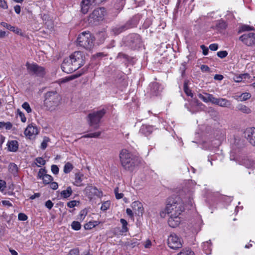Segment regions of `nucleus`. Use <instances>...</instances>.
Returning a JSON list of instances; mask_svg holds the SVG:
<instances>
[{
	"instance_id": "dca6fc26",
	"label": "nucleus",
	"mask_w": 255,
	"mask_h": 255,
	"mask_svg": "<svg viewBox=\"0 0 255 255\" xmlns=\"http://www.w3.org/2000/svg\"><path fill=\"white\" fill-rule=\"evenodd\" d=\"M6 146L8 151L15 152L18 150L19 144L17 140H9L7 141Z\"/></svg>"
},
{
	"instance_id": "c9c22d12",
	"label": "nucleus",
	"mask_w": 255,
	"mask_h": 255,
	"mask_svg": "<svg viewBox=\"0 0 255 255\" xmlns=\"http://www.w3.org/2000/svg\"><path fill=\"white\" fill-rule=\"evenodd\" d=\"M120 222L122 224V229L121 232L122 233L127 232L128 231V228L127 227V225H128L127 221L124 219H121Z\"/></svg>"
},
{
	"instance_id": "c756f323",
	"label": "nucleus",
	"mask_w": 255,
	"mask_h": 255,
	"mask_svg": "<svg viewBox=\"0 0 255 255\" xmlns=\"http://www.w3.org/2000/svg\"><path fill=\"white\" fill-rule=\"evenodd\" d=\"M9 171L14 175H15L18 171V167L14 163H11L8 166Z\"/></svg>"
},
{
	"instance_id": "6ab92c4d",
	"label": "nucleus",
	"mask_w": 255,
	"mask_h": 255,
	"mask_svg": "<svg viewBox=\"0 0 255 255\" xmlns=\"http://www.w3.org/2000/svg\"><path fill=\"white\" fill-rule=\"evenodd\" d=\"M129 28V25L128 24H124L121 26H117L113 27L111 29L112 33L115 35H118L121 32L127 30Z\"/></svg>"
},
{
	"instance_id": "864d4df0",
	"label": "nucleus",
	"mask_w": 255,
	"mask_h": 255,
	"mask_svg": "<svg viewBox=\"0 0 255 255\" xmlns=\"http://www.w3.org/2000/svg\"><path fill=\"white\" fill-rule=\"evenodd\" d=\"M17 113L20 118L21 121L23 123H25L26 121V118L24 114L19 110H17Z\"/></svg>"
},
{
	"instance_id": "6e6d98bb",
	"label": "nucleus",
	"mask_w": 255,
	"mask_h": 255,
	"mask_svg": "<svg viewBox=\"0 0 255 255\" xmlns=\"http://www.w3.org/2000/svg\"><path fill=\"white\" fill-rule=\"evenodd\" d=\"M117 58L124 59L126 61H128L129 57L126 54L123 53H119L117 56Z\"/></svg>"
},
{
	"instance_id": "ddd939ff",
	"label": "nucleus",
	"mask_w": 255,
	"mask_h": 255,
	"mask_svg": "<svg viewBox=\"0 0 255 255\" xmlns=\"http://www.w3.org/2000/svg\"><path fill=\"white\" fill-rule=\"evenodd\" d=\"M38 133V128L33 124L28 125L24 132L25 135L29 139L35 137Z\"/></svg>"
},
{
	"instance_id": "13d9d810",
	"label": "nucleus",
	"mask_w": 255,
	"mask_h": 255,
	"mask_svg": "<svg viewBox=\"0 0 255 255\" xmlns=\"http://www.w3.org/2000/svg\"><path fill=\"white\" fill-rule=\"evenodd\" d=\"M18 219L19 221H24L27 219V217L25 214L20 213L18 215Z\"/></svg>"
},
{
	"instance_id": "1a4fd4ad",
	"label": "nucleus",
	"mask_w": 255,
	"mask_h": 255,
	"mask_svg": "<svg viewBox=\"0 0 255 255\" xmlns=\"http://www.w3.org/2000/svg\"><path fill=\"white\" fill-rule=\"evenodd\" d=\"M26 66L28 72L30 75L42 77L45 74V68L39 66L36 63H29L27 62L26 63Z\"/></svg>"
},
{
	"instance_id": "37998d69",
	"label": "nucleus",
	"mask_w": 255,
	"mask_h": 255,
	"mask_svg": "<svg viewBox=\"0 0 255 255\" xmlns=\"http://www.w3.org/2000/svg\"><path fill=\"white\" fill-rule=\"evenodd\" d=\"M22 107L27 113H30L32 112V109L30 107L29 104L26 102H25L22 104Z\"/></svg>"
},
{
	"instance_id": "69168bd1",
	"label": "nucleus",
	"mask_w": 255,
	"mask_h": 255,
	"mask_svg": "<svg viewBox=\"0 0 255 255\" xmlns=\"http://www.w3.org/2000/svg\"><path fill=\"white\" fill-rule=\"evenodd\" d=\"M45 206L48 209L50 210L52 208V207L53 206V203L52 202V201L51 200H47L45 202Z\"/></svg>"
},
{
	"instance_id": "a19ab883",
	"label": "nucleus",
	"mask_w": 255,
	"mask_h": 255,
	"mask_svg": "<svg viewBox=\"0 0 255 255\" xmlns=\"http://www.w3.org/2000/svg\"><path fill=\"white\" fill-rule=\"evenodd\" d=\"M71 227L72 229L75 231L79 230L81 228V225L79 222L73 221L71 224Z\"/></svg>"
},
{
	"instance_id": "393cba45",
	"label": "nucleus",
	"mask_w": 255,
	"mask_h": 255,
	"mask_svg": "<svg viewBox=\"0 0 255 255\" xmlns=\"http://www.w3.org/2000/svg\"><path fill=\"white\" fill-rule=\"evenodd\" d=\"M237 109L238 111L246 114H249L252 112V110L249 107L243 104L238 105Z\"/></svg>"
},
{
	"instance_id": "3c124183",
	"label": "nucleus",
	"mask_w": 255,
	"mask_h": 255,
	"mask_svg": "<svg viewBox=\"0 0 255 255\" xmlns=\"http://www.w3.org/2000/svg\"><path fill=\"white\" fill-rule=\"evenodd\" d=\"M87 212L86 210H82L80 211V212L79 213V217L78 218V219L81 220V221H83L86 216L87 215Z\"/></svg>"
},
{
	"instance_id": "b1692460",
	"label": "nucleus",
	"mask_w": 255,
	"mask_h": 255,
	"mask_svg": "<svg viewBox=\"0 0 255 255\" xmlns=\"http://www.w3.org/2000/svg\"><path fill=\"white\" fill-rule=\"evenodd\" d=\"M151 88V92L153 95H157L161 91L160 85L157 83H153L150 85Z\"/></svg>"
},
{
	"instance_id": "2eb2a0df",
	"label": "nucleus",
	"mask_w": 255,
	"mask_h": 255,
	"mask_svg": "<svg viewBox=\"0 0 255 255\" xmlns=\"http://www.w3.org/2000/svg\"><path fill=\"white\" fill-rule=\"evenodd\" d=\"M180 215L169 216L168 219V224L171 228H176L178 227L181 222Z\"/></svg>"
},
{
	"instance_id": "2f4dec72",
	"label": "nucleus",
	"mask_w": 255,
	"mask_h": 255,
	"mask_svg": "<svg viewBox=\"0 0 255 255\" xmlns=\"http://www.w3.org/2000/svg\"><path fill=\"white\" fill-rule=\"evenodd\" d=\"M73 168V165L71 163L68 162L64 166L63 171L65 173H69L72 171Z\"/></svg>"
},
{
	"instance_id": "774afa93",
	"label": "nucleus",
	"mask_w": 255,
	"mask_h": 255,
	"mask_svg": "<svg viewBox=\"0 0 255 255\" xmlns=\"http://www.w3.org/2000/svg\"><path fill=\"white\" fill-rule=\"evenodd\" d=\"M70 255H79V251L78 249H74L70 251Z\"/></svg>"
},
{
	"instance_id": "603ef678",
	"label": "nucleus",
	"mask_w": 255,
	"mask_h": 255,
	"mask_svg": "<svg viewBox=\"0 0 255 255\" xmlns=\"http://www.w3.org/2000/svg\"><path fill=\"white\" fill-rule=\"evenodd\" d=\"M217 56L221 58H224L228 55V52L227 51H220L217 53Z\"/></svg>"
},
{
	"instance_id": "9d476101",
	"label": "nucleus",
	"mask_w": 255,
	"mask_h": 255,
	"mask_svg": "<svg viewBox=\"0 0 255 255\" xmlns=\"http://www.w3.org/2000/svg\"><path fill=\"white\" fill-rule=\"evenodd\" d=\"M128 42L132 48H136L140 46L141 43V37L137 34H131L128 37Z\"/></svg>"
},
{
	"instance_id": "338daca9",
	"label": "nucleus",
	"mask_w": 255,
	"mask_h": 255,
	"mask_svg": "<svg viewBox=\"0 0 255 255\" xmlns=\"http://www.w3.org/2000/svg\"><path fill=\"white\" fill-rule=\"evenodd\" d=\"M50 187L53 190H56L58 187V183L56 182H51L50 184Z\"/></svg>"
},
{
	"instance_id": "a211bd4d",
	"label": "nucleus",
	"mask_w": 255,
	"mask_h": 255,
	"mask_svg": "<svg viewBox=\"0 0 255 255\" xmlns=\"http://www.w3.org/2000/svg\"><path fill=\"white\" fill-rule=\"evenodd\" d=\"M131 207L135 214L138 215H142L143 213V207L141 203L139 201H134L132 203Z\"/></svg>"
},
{
	"instance_id": "7c9ffc66",
	"label": "nucleus",
	"mask_w": 255,
	"mask_h": 255,
	"mask_svg": "<svg viewBox=\"0 0 255 255\" xmlns=\"http://www.w3.org/2000/svg\"><path fill=\"white\" fill-rule=\"evenodd\" d=\"M183 88L184 92L188 96H190L191 97L193 96L191 90L189 88L188 86V82L187 81L184 82Z\"/></svg>"
},
{
	"instance_id": "58836bf2",
	"label": "nucleus",
	"mask_w": 255,
	"mask_h": 255,
	"mask_svg": "<svg viewBox=\"0 0 255 255\" xmlns=\"http://www.w3.org/2000/svg\"><path fill=\"white\" fill-rule=\"evenodd\" d=\"M97 225V222H89L84 225L86 230H91Z\"/></svg>"
},
{
	"instance_id": "f8f14e48",
	"label": "nucleus",
	"mask_w": 255,
	"mask_h": 255,
	"mask_svg": "<svg viewBox=\"0 0 255 255\" xmlns=\"http://www.w3.org/2000/svg\"><path fill=\"white\" fill-rule=\"evenodd\" d=\"M239 39L248 46L255 45V33H249L241 35Z\"/></svg>"
},
{
	"instance_id": "0eeeda50",
	"label": "nucleus",
	"mask_w": 255,
	"mask_h": 255,
	"mask_svg": "<svg viewBox=\"0 0 255 255\" xmlns=\"http://www.w3.org/2000/svg\"><path fill=\"white\" fill-rule=\"evenodd\" d=\"M183 242L182 238L174 233L170 234L167 239L168 247L173 250H177L181 248Z\"/></svg>"
},
{
	"instance_id": "a878e982",
	"label": "nucleus",
	"mask_w": 255,
	"mask_h": 255,
	"mask_svg": "<svg viewBox=\"0 0 255 255\" xmlns=\"http://www.w3.org/2000/svg\"><path fill=\"white\" fill-rule=\"evenodd\" d=\"M226 27L227 24L226 22L222 20L217 21L215 25V29L218 31H222L226 29Z\"/></svg>"
},
{
	"instance_id": "423d86ee",
	"label": "nucleus",
	"mask_w": 255,
	"mask_h": 255,
	"mask_svg": "<svg viewBox=\"0 0 255 255\" xmlns=\"http://www.w3.org/2000/svg\"><path fill=\"white\" fill-rule=\"evenodd\" d=\"M105 13L106 10L104 7L94 9L89 16L88 19L89 23L94 24L97 22L102 20L104 19Z\"/></svg>"
},
{
	"instance_id": "c85d7f7f",
	"label": "nucleus",
	"mask_w": 255,
	"mask_h": 255,
	"mask_svg": "<svg viewBox=\"0 0 255 255\" xmlns=\"http://www.w3.org/2000/svg\"><path fill=\"white\" fill-rule=\"evenodd\" d=\"M211 243L210 240L203 243V248L206 254H210L211 253Z\"/></svg>"
},
{
	"instance_id": "20e7f679",
	"label": "nucleus",
	"mask_w": 255,
	"mask_h": 255,
	"mask_svg": "<svg viewBox=\"0 0 255 255\" xmlns=\"http://www.w3.org/2000/svg\"><path fill=\"white\" fill-rule=\"evenodd\" d=\"M94 36L86 31L80 33L77 39L78 44L88 50H90L94 46Z\"/></svg>"
},
{
	"instance_id": "aec40b11",
	"label": "nucleus",
	"mask_w": 255,
	"mask_h": 255,
	"mask_svg": "<svg viewBox=\"0 0 255 255\" xmlns=\"http://www.w3.org/2000/svg\"><path fill=\"white\" fill-rule=\"evenodd\" d=\"M246 134H247V139L251 144L255 146V128L247 130Z\"/></svg>"
},
{
	"instance_id": "0e129e2a",
	"label": "nucleus",
	"mask_w": 255,
	"mask_h": 255,
	"mask_svg": "<svg viewBox=\"0 0 255 255\" xmlns=\"http://www.w3.org/2000/svg\"><path fill=\"white\" fill-rule=\"evenodd\" d=\"M209 49L212 51H216L218 48V45L216 43H213L209 45Z\"/></svg>"
},
{
	"instance_id": "a18cd8bd",
	"label": "nucleus",
	"mask_w": 255,
	"mask_h": 255,
	"mask_svg": "<svg viewBox=\"0 0 255 255\" xmlns=\"http://www.w3.org/2000/svg\"><path fill=\"white\" fill-rule=\"evenodd\" d=\"M46 170L44 168H41L39 169L38 172L37 177L39 179H42L45 175H46Z\"/></svg>"
},
{
	"instance_id": "9b49d317",
	"label": "nucleus",
	"mask_w": 255,
	"mask_h": 255,
	"mask_svg": "<svg viewBox=\"0 0 255 255\" xmlns=\"http://www.w3.org/2000/svg\"><path fill=\"white\" fill-rule=\"evenodd\" d=\"M61 69L63 72L66 73H71L77 70V68H75V66L69 57L64 59L61 64Z\"/></svg>"
},
{
	"instance_id": "5fc2aeb1",
	"label": "nucleus",
	"mask_w": 255,
	"mask_h": 255,
	"mask_svg": "<svg viewBox=\"0 0 255 255\" xmlns=\"http://www.w3.org/2000/svg\"><path fill=\"white\" fill-rule=\"evenodd\" d=\"M51 170L52 172L55 175L57 174L59 171L58 167L54 164L51 165Z\"/></svg>"
},
{
	"instance_id": "72a5a7b5",
	"label": "nucleus",
	"mask_w": 255,
	"mask_h": 255,
	"mask_svg": "<svg viewBox=\"0 0 255 255\" xmlns=\"http://www.w3.org/2000/svg\"><path fill=\"white\" fill-rule=\"evenodd\" d=\"M255 30V28L253 26H251L248 25H243L240 27L239 32H241L246 31H251Z\"/></svg>"
},
{
	"instance_id": "e433bc0d",
	"label": "nucleus",
	"mask_w": 255,
	"mask_h": 255,
	"mask_svg": "<svg viewBox=\"0 0 255 255\" xmlns=\"http://www.w3.org/2000/svg\"><path fill=\"white\" fill-rule=\"evenodd\" d=\"M177 255H194V253L191 249H183Z\"/></svg>"
},
{
	"instance_id": "ea45409f",
	"label": "nucleus",
	"mask_w": 255,
	"mask_h": 255,
	"mask_svg": "<svg viewBox=\"0 0 255 255\" xmlns=\"http://www.w3.org/2000/svg\"><path fill=\"white\" fill-rule=\"evenodd\" d=\"M50 141L49 137L45 136L43 138V140L41 144L40 148L44 150L46 149L47 146V143Z\"/></svg>"
},
{
	"instance_id": "79ce46f5",
	"label": "nucleus",
	"mask_w": 255,
	"mask_h": 255,
	"mask_svg": "<svg viewBox=\"0 0 255 255\" xmlns=\"http://www.w3.org/2000/svg\"><path fill=\"white\" fill-rule=\"evenodd\" d=\"M139 240L135 239H133L130 241L128 242V245L133 248L139 245Z\"/></svg>"
},
{
	"instance_id": "7ed1b4c3",
	"label": "nucleus",
	"mask_w": 255,
	"mask_h": 255,
	"mask_svg": "<svg viewBox=\"0 0 255 255\" xmlns=\"http://www.w3.org/2000/svg\"><path fill=\"white\" fill-rule=\"evenodd\" d=\"M184 210L182 203L169 199L165 208L161 211L160 215L162 218H165L166 214L168 216L180 215Z\"/></svg>"
},
{
	"instance_id": "09e8293b",
	"label": "nucleus",
	"mask_w": 255,
	"mask_h": 255,
	"mask_svg": "<svg viewBox=\"0 0 255 255\" xmlns=\"http://www.w3.org/2000/svg\"><path fill=\"white\" fill-rule=\"evenodd\" d=\"M79 204V201H77L76 200H73V201L68 202L67 203V205L69 208H74V207L76 206L77 205V204Z\"/></svg>"
},
{
	"instance_id": "bb28decb",
	"label": "nucleus",
	"mask_w": 255,
	"mask_h": 255,
	"mask_svg": "<svg viewBox=\"0 0 255 255\" xmlns=\"http://www.w3.org/2000/svg\"><path fill=\"white\" fill-rule=\"evenodd\" d=\"M72 192L71 187L70 186H68L67 187L66 190H64L61 191L60 193L61 196L63 198H67L72 195Z\"/></svg>"
},
{
	"instance_id": "412c9836",
	"label": "nucleus",
	"mask_w": 255,
	"mask_h": 255,
	"mask_svg": "<svg viewBox=\"0 0 255 255\" xmlns=\"http://www.w3.org/2000/svg\"><path fill=\"white\" fill-rule=\"evenodd\" d=\"M1 25L6 29L9 30L11 31L14 32L16 34L21 35V30L20 29L18 28L17 27L12 26L6 22H2L1 23Z\"/></svg>"
},
{
	"instance_id": "49530a36",
	"label": "nucleus",
	"mask_w": 255,
	"mask_h": 255,
	"mask_svg": "<svg viewBox=\"0 0 255 255\" xmlns=\"http://www.w3.org/2000/svg\"><path fill=\"white\" fill-rule=\"evenodd\" d=\"M110 204V202L109 201L104 202L101 206V209L104 211H106L109 208Z\"/></svg>"
},
{
	"instance_id": "4c0bfd02",
	"label": "nucleus",
	"mask_w": 255,
	"mask_h": 255,
	"mask_svg": "<svg viewBox=\"0 0 255 255\" xmlns=\"http://www.w3.org/2000/svg\"><path fill=\"white\" fill-rule=\"evenodd\" d=\"M42 179L44 184H48L53 181V178L51 175L46 174Z\"/></svg>"
},
{
	"instance_id": "cd10ccee",
	"label": "nucleus",
	"mask_w": 255,
	"mask_h": 255,
	"mask_svg": "<svg viewBox=\"0 0 255 255\" xmlns=\"http://www.w3.org/2000/svg\"><path fill=\"white\" fill-rule=\"evenodd\" d=\"M83 176V174L80 173H76L75 174V181L74 182V184L77 186H80L82 185V177Z\"/></svg>"
},
{
	"instance_id": "5701e85b",
	"label": "nucleus",
	"mask_w": 255,
	"mask_h": 255,
	"mask_svg": "<svg viewBox=\"0 0 255 255\" xmlns=\"http://www.w3.org/2000/svg\"><path fill=\"white\" fill-rule=\"evenodd\" d=\"M217 105L222 107H230L231 105V103L230 101L225 98H218Z\"/></svg>"
},
{
	"instance_id": "f704fd0d",
	"label": "nucleus",
	"mask_w": 255,
	"mask_h": 255,
	"mask_svg": "<svg viewBox=\"0 0 255 255\" xmlns=\"http://www.w3.org/2000/svg\"><path fill=\"white\" fill-rule=\"evenodd\" d=\"M101 132L100 131L95 132L93 133H90L85 134L82 136L84 138H97L101 135Z\"/></svg>"
},
{
	"instance_id": "680f3d73",
	"label": "nucleus",
	"mask_w": 255,
	"mask_h": 255,
	"mask_svg": "<svg viewBox=\"0 0 255 255\" xmlns=\"http://www.w3.org/2000/svg\"><path fill=\"white\" fill-rule=\"evenodd\" d=\"M200 48L203 51V54L204 55H207L208 53V48L205 46L204 45H201Z\"/></svg>"
},
{
	"instance_id": "de8ad7c7",
	"label": "nucleus",
	"mask_w": 255,
	"mask_h": 255,
	"mask_svg": "<svg viewBox=\"0 0 255 255\" xmlns=\"http://www.w3.org/2000/svg\"><path fill=\"white\" fill-rule=\"evenodd\" d=\"M35 161L36 163L39 164L37 165L38 167H40L41 165H44L46 163L45 160L40 157H37L35 159Z\"/></svg>"
},
{
	"instance_id": "f03ea898",
	"label": "nucleus",
	"mask_w": 255,
	"mask_h": 255,
	"mask_svg": "<svg viewBox=\"0 0 255 255\" xmlns=\"http://www.w3.org/2000/svg\"><path fill=\"white\" fill-rule=\"evenodd\" d=\"M61 97L56 91L47 92L44 95V105L50 111L56 110L61 103Z\"/></svg>"
},
{
	"instance_id": "473e14b6",
	"label": "nucleus",
	"mask_w": 255,
	"mask_h": 255,
	"mask_svg": "<svg viewBox=\"0 0 255 255\" xmlns=\"http://www.w3.org/2000/svg\"><path fill=\"white\" fill-rule=\"evenodd\" d=\"M12 127V125L10 122H0V129L5 128L6 129H10Z\"/></svg>"
},
{
	"instance_id": "4be33fe9",
	"label": "nucleus",
	"mask_w": 255,
	"mask_h": 255,
	"mask_svg": "<svg viewBox=\"0 0 255 255\" xmlns=\"http://www.w3.org/2000/svg\"><path fill=\"white\" fill-rule=\"evenodd\" d=\"M241 164L248 168H255V161L252 159L248 157L242 159Z\"/></svg>"
},
{
	"instance_id": "052dcab7",
	"label": "nucleus",
	"mask_w": 255,
	"mask_h": 255,
	"mask_svg": "<svg viewBox=\"0 0 255 255\" xmlns=\"http://www.w3.org/2000/svg\"><path fill=\"white\" fill-rule=\"evenodd\" d=\"M6 188V182L2 180H0V191H3Z\"/></svg>"
},
{
	"instance_id": "39448f33",
	"label": "nucleus",
	"mask_w": 255,
	"mask_h": 255,
	"mask_svg": "<svg viewBox=\"0 0 255 255\" xmlns=\"http://www.w3.org/2000/svg\"><path fill=\"white\" fill-rule=\"evenodd\" d=\"M106 113V110L102 109L99 111H93L89 113L87 116V121L89 126L95 129L98 128L100 121L105 115Z\"/></svg>"
},
{
	"instance_id": "e2e57ef3",
	"label": "nucleus",
	"mask_w": 255,
	"mask_h": 255,
	"mask_svg": "<svg viewBox=\"0 0 255 255\" xmlns=\"http://www.w3.org/2000/svg\"><path fill=\"white\" fill-rule=\"evenodd\" d=\"M200 68L203 72H208L210 71V68L206 65H202Z\"/></svg>"
},
{
	"instance_id": "c03bdc74",
	"label": "nucleus",
	"mask_w": 255,
	"mask_h": 255,
	"mask_svg": "<svg viewBox=\"0 0 255 255\" xmlns=\"http://www.w3.org/2000/svg\"><path fill=\"white\" fill-rule=\"evenodd\" d=\"M218 98H215L214 96L210 94H208V102H210L212 104H216Z\"/></svg>"
},
{
	"instance_id": "4468645a",
	"label": "nucleus",
	"mask_w": 255,
	"mask_h": 255,
	"mask_svg": "<svg viewBox=\"0 0 255 255\" xmlns=\"http://www.w3.org/2000/svg\"><path fill=\"white\" fill-rule=\"evenodd\" d=\"M104 0H82L81 3L82 12L84 14H86L88 11L90 5L99 4Z\"/></svg>"
},
{
	"instance_id": "bf43d9fd",
	"label": "nucleus",
	"mask_w": 255,
	"mask_h": 255,
	"mask_svg": "<svg viewBox=\"0 0 255 255\" xmlns=\"http://www.w3.org/2000/svg\"><path fill=\"white\" fill-rule=\"evenodd\" d=\"M0 7L4 9L8 8L7 2L5 0H0Z\"/></svg>"
},
{
	"instance_id": "f3484780",
	"label": "nucleus",
	"mask_w": 255,
	"mask_h": 255,
	"mask_svg": "<svg viewBox=\"0 0 255 255\" xmlns=\"http://www.w3.org/2000/svg\"><path fill=\"white\" fill-rule=\"evenodd\" d=\"M153 130L152 126L143 125L140 128L139 132L145 136H148L151 134Z\"/></svg>"
},
{
	"instance_id": "f257e3e1",
	"label": "nucleus",
	"mask_w": 255,
	"mask_h": 255,
	"mask_svg": "<svg viewBox=\"0 0 255 255\" xmlns=\"http://www.w3.org/2000/svg\"><path fill=\"white\" fill-rule=\"evenodd\" d=\"M119 158L122 167L128 171L132 172L139 163L138 157L126 149L120 151Z\"/></svg>"
},
{
	"instance_id": "4d7b16f0",
	"label": "nucleus",
	"mask_w": 255,
	"mask_h": 255,
	"mask_svg": "<svg viewBox=\"0 0 255 255\" xmlns=\"http://www.w3.org/2000/svg\"><path fill=\"white\" fill-rule=\"evenodd\" d=\"M118 191H119V188L118 187H117L115 189L114 192L115 194L116 198L117 199H120L123 197L124 194H123L122 193H119Z\"/></svg>"
},
{
	"instance_id": "6e6552de",
	"label": "nucleus",
	"mask_w": 255,
	"mask_h": 255,
	"mask_svg": "<svg viewBox=\"0 0 255 255\" xmlns=\"http://www.w3.org/2000/svg\"><path fill=\"white\" fill-rule=\"evenodd\" d=\"M69 58L73 62L75 68H77V69L85 64V55L81 51H75L69 56Z\"/></svg>"
},
{
	"instance_id": "8fccbe9b",
	"label": "nucleus",
	"mask_w": 255,
	"mask_h": 255,
	"mask_svg": "<svg viewBox=\"0 0 255 255\" xmlns=\"http://www.w3.org/2000/svg\"><path fill=\"white\" fill-rule=\"evenodd\" d=\"M240 97L243 101H246L248 99H249L251 97V95L249 93L246 92L242 94Z\"/></svg>"
}]
</instances>
